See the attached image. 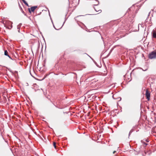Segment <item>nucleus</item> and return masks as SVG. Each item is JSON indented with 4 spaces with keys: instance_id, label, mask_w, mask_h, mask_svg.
I'll return each instance as SVG.
<instances>
[{
    "instance_id": "9d476101",
    "label": "nucleus",
    "mask_w": 156,
    "mask_h": 156,
    "mask_svg": "<svg viewBox=\"0 0 156 156\" xmlns=\"http://www.w3.org/2000/svg\"><path fill=\"white\" fill-rule=\"evenodd\" d=\"M116 152V151H114L113 152V154H115Z\"/></svg>"
},
{
    "instance_id": "0eeeda50",
    "label": "nucleus",
    "mask_w": 156,
    "mask_h": 156,
    "mask_svg": "<svg viewBox=\"0 0 156 156\" xmlns=\"http://www.w3.org/2000/svg\"><path fill=\"white\" fill-rule=\"evenodd\" d=\"M23 2L27 6H28V4L26 2L25 0H22Z\"/></svg>"
},
{
    "instance_id": "423d86ee",
    "label": "nucleus",
    "mask_w": 156,
    "mask_h": 156,
    "mask_svg": "<svg viewBox=\"0 0 156 156\" xmlns=\"http://www.w3.org/2000/svg\"><path fill=\"white\" fill-rule=\"evenodd\" d=\"M152 36L154 38H156V32L155 31H153L152 33Z\"/></svg>"
},
{
    "instance_id": "f03ea898",
    "label": "nucleus",
    "mask_w": 156,
    "mask_h": 156,
    "mask_svg": "<svg viewBox=\"0 0 156 156\" xmlns=\"http://www.w3.org/2000/svg\"><path fill=\"white\" fill-rule=\"evenodd\" d=\"M145 96L147 99L148 101H149L150 99V94L149 92L147 90H146Z\"/></svg>"
},
{
    "instance_id": "39448f33",
    "label": "nucleus",
    "mask_w": 156,
    "mask_h": 156,
    "mask_svg": "<svg viewBox=\"0 0 156 156\" xmlns=\"http://www.w3.org/2000/svg\"><path fill=\"white\" fill-rule=\"evenodd\" d=\"M4 55H6L9 57L10 58H11L8 55V52L7 50H5L4 51Z\"/></svg>"
},
{
    "instance_id": "6e6552de",
    "label": "nucleus",
    "mask_w": 156,
    "mask_h": 156,
    "mask_svg": "<svg viewBox=\"0 0 156 156\" xmlns=\"http://www.w3.org/2000/svg\"><path fill=\"white\" fill-rule=\"evenodd\" d=\"M53 145L54 146V147H55V148H56V143H55V142H53Z\"/></svg>"
},
{
    "instance_id": "f257e3e1",
    "label": "nucleus",
    "mask_w": 156,
    "mask_h": 156,
    "mask_svg": "<svg viewBox=\"0 0 156 156\" xmlns=\"http://www.w3.org/2000/svg\"><path fill=\"white\" fill-rule=\"evenodd\" d=\"M148 58L150 59L156 58V51H153L149 53Z\"/></svg>"
},
{
    "instance_id": "1a4fd4ad",
    "label": "nucleus",
    "mask_w": 156,
    "mask_h": 156,
    "mask_svg": "<svg viewBox=\"0 0 156 156\" xmlns=\"http://www.w3.org/2000/svg\"><path fill=\"white\" fill-rule=\"evenodd\" d=\"M54 103L55 104H56V105H57L58 104V103L57 102H56L55 101L54 102Z\"/></svg>"
},
{
    "instance_id": "20e7f679",
    "label": "nucleus",
    "mask_w": 156,
    "mask_h": 156,
    "mask_svg": "<svg viewBox=\"0 0 156 156\" xmlns=\"http://www.w3.org/2000/svg\"><path fill=\"white\" fill-rule=\"evenodd\" d=\"M37 7V6H34L31 7L30 9H29V11L30 12V11L34 12V10Z\"/></svg>"
},
{
    "instance_id": "7ed1b4c3",
    "label": "nucleus",
    "mask_w": 156,
    "mask_h": 156,
    "mask_svg": "<svg viewBox=\"0 0 156 156\" xmlns=\"http://www.w3.org/2000/svg\"><path fill=\"white\" fill-rule=\"evenodd\" d=\"M95 10L97 12H98V13H100L101 12V10L99 9V8L97 5H96L95 7H94Z\"/></svg>"
}]
</instances>
